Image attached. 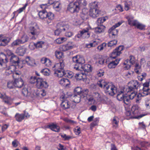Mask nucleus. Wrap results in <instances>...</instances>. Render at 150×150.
Segmentation results:
<instances>
[{
  "label": "nucleus",
  "instance_id": "nucleus-1",
  "mask_svg": "<svg viewBox=\"0 0 150 150\" xmlns=\"http://www.w3.org/2000/svg\"><path fill=\"white\" fill-rule=\"evenodd\" d=\"M73 62L75 63L74 68L78 71H83L85 72H89L92 71V68L91 65L86 64H84L85 60L83 57L80 55H76L72 57Z\"/></svg>",
  "mask_w": 150,
  "mask_h": 150
},
{
  "label": "nucleus",
  "instance_id": "nucleus-2",
  "mask_svg": "<svg viewBox=\"0 0 150 150\" xmlns=\"http://www.w3.org/2000/svg\"><path fill=\"white\" fill-rule=\"evenodd\" d=\"M97 84L99 87L103 88L105 93L111 96H114L117 93V88L115 86L110 85L104 80H99Z\"/></svg>",
  "mask_w": 150,
  "mask_h": 150
},
{
  "label": "nucleus",
  "instance_id": "nucleus-3",
  "mask_svg": "<svg viewBox=\"0 0 150 150\" xmlns=\"http://www.w3.org/2000/svg\"><path fill=\"white\" fill-rule=\"evenodd\" d=\"M70 3L68 5L67 9L72 13H77L80 10V4L86 6L87 3L85 0H79L78 2L72 3L74 0H67Z\"/></svg>",
  "mask_w": 150,
  "mask_h": 150
},
{
  "label": "nucleus",
  "instance_id": "nucleus-4",
  "mask_svg": "<svg viewBox=\"0 0 150 150\" xmlns=\"http://www.w3.org/2000/svg\"><path fill=\"white\" fill-rule=\"evenodd\" d=\"M141 95L137 94L136 93L132 92L129 95H125L122 100L123 103L127 105H130L131 100L134 99L137 103H139V101L141 100Z\"/></svg>",
  "mask_w": 150,
  "mask_h": 150
},
{
  "label": "nucleus",
  "instance_id": "nucleus-5",
  "mask_svg": "<svg viewBox=\"0 0 150 150\" xmlns=\"http://www.w3.org/2000/svg\"><path fill=\"white\" fill-rule=\"evenodd\" d=\"M64 67V64L62 60L60 61L59 64L54 65L52 67V69L54 71V75L58 77H62L64 76H65V72L63 69Z\"/></svg>",
  "mask_w": 150,
  "mask_h": 150
},
{
  "label": "nucleus",
  "instance_id": "nucleus-6",
  "mask_svg": "<svg viewBox=\"0 0 150 150\" xmlns=\"http://www.w3.org/2000/svg\"><path fill=\"white\" fill-rule=\"evenodd\" d=\"M7 52L9 56H11L10 61L11 63L13 64L10 66V69L13 68L14 70L15 68V66L18 65V64L20 63L19 58L18 57L12 53L10 50H8Z\"/></svg>",
  "mask_w": 150,
  "mask_h": 150
},
{
  "label": "nucleus",
  "instance_id": "nucleus-7",
  "mask_svg": "<svg viewBox=\"0 0 150 150\" xmlns=\"http://www.w3.org/2000/svg\"><path fill=\"white\" fill-rule=\"evenodd\" d=\"M29 30L30 33L33 36L31 38L35 40L36 38L35 36H37L40 33V30L36 23H34L32 25L29 27Z\"/></svg>",
  "mask_w": 150,
  "mask_h": 150
},
{
  "label": "nucleus",
  "instance_id": "nucleus-8",
  "mask_svg": "<svg viewBox=\"0 0 150 150\" xmlns=\"http://www.w3.org/2000/svg\"><path fill=\"white\" fill-rule=\"evenodd\" d=\"M122 24V22H119L113 25L108 30V32L109 33L110 36H111L112 39H114L117 36L118 30L115 28L119 26Z\"/></svg>",
  "mask_w": 150,
  "mask_h": 150
},
{
  "label": "nucleus",
  "instance_id": "nucleus-9",
  "mask_svg": "<svg viewBox=\"0 0 150 150\" xmlns=\"http://www.w3.org/2000/svg\"><path fill=\"white\" fill-rule=\"evenodd\" d=\"M67 98V97L64 94L62 95L60 98L62 101L61 107L63 109L65 110L69 108L71 105V102L66 99Z\"/></svg>",
  "mask_w": 150,
  "mask_h": 150
},
{
  "label": "nucleus",
  "instance_id": "nucleus-10",
  "mask_svg": "<svg viewBox=\"0 0 150 150\" xmlns=\"http://www.w3.org/2000/svg\"><path fill=\"white\" fill-rule=\"evenodd\" d=\"M129 83L130 85L128 86V92L133 91L132 92L135 93V90L139 88L141 85L137 80L131 81Z\"/></svg>",
  "mask_w": 150,
  "mask_h": 150
},
{
  "label": "nucleus",
  "instance_id": "nucleus-11",
  "mask_svg": "<svg viewBox=\"0 0 150 150\" xmlns=\"http://www.w3.org/2000/svg\"><path fill=\"white\" fill-rule=\"evenodd\" d=\"M0 46L5 47L10 42L11 38L6 35L0 34Z\"/></svg>",
  "mask_w": 150,
  "mask_h": 150
},
{
  "label": "nucleus",
  "instance_id": "nucleus-12",
  "mask_svg": "<svg viewBox=\"0 0 150 150\" xmlns=\"http://www.w3.org/2000/svg\"><path fill=\"white\" fill-rule=\"evenodd\" d=\"M38 88H47L48 86L47 83L41 78H38V81L35 84Z\"/></svg>",
  "mask_w": 150,
  "mask_h": 150
},
{
  "label": "nucleus",
  "instance_id": "nucleus-13",
  "mask_svg": "<svg viewBox=\"0 0 150 150\" xmlns=\"http://www.w3.org/2000/svg\"><path fill=\"white\" fill-rule=\"evenodd\" d=\"M124 49V47L120 45L115 48L110 55V58L115 59L117 56H119L121 54V51Z\"/></svg>",
  "mask_w": 150,
  "mask_h": 150
},
{
  "label": "nucleus",
  "instance_id": "nucleus-14",
  "mask_svg": "<svg viewBox=\"0 0 150 150\" xmlns=\"http://www.w3.org/2000/svg\"><path fill=\"white\" fill-rule=\"evenodd\" d=\"M45 127L49 128L52 131L56 132H59L60 131V127L54 122H52L45 126Z\"/></svg>",
  "mask_w": 150,
  "mask_h": 150
},
{
  "label": "nucleus",
  "instance_id": "nucleus-15",
  "mask_svg": "<svg viewBox=\"0 0 150 150\" xmlns=\"http://www.w3.org/2000/svg\"><path fill=\"white\" fill-rule=\"evenodd\" d=\"M6 56L3 52L0 53V65L4 68L6 67V63L8 62Z\"/></svg>",
  "mask_w": 150,
  "mask_h": 150
},
{
  "label": "nucleus",
  "instance_id": "nucleus-16",
  "mask_svg": "<svg viewBox=\"0 0 150 150\" xmlns=\"http://www.w3.org/2000/svg\"><path fill=\"white\" fill-rule=\"evenodd\" d=\"M74 45L71 42H69L67 44L63 45L61 47L60 49L63 51H66L73 48Z\"/></svg>",
  "mask_w": 150,
  "mask_h": 150
},
{
  "label": "nucleus",
  "instance_id": "nucleus-17",
  "mask_svg": "<svg viewBox=\"0 0 150 150\" xmlns=\"http://www.w3.org/2000/svg\"><path fill=\"white\" fill-rule=\"evenodd\" d=\"M14 86L16 87L21 88L24 85V81L21 77L14 79Z\"/></svg>",
  "mask_w": 150,
  "mask_h": 150
},
{
  "label": "nucleus",
  "instance_id": "nucleus-18",
  "mask_svg": "<svg viewBox=\"0 0 150 150\" xmlns=\"http://www.w3.org/2000/svg\"><path fill=\"white\" fill-rule=\"evenodd\" d=\"M100 11L98 9H90L89 15L91 17L96 18L99 16Z\"/></svg>",
  "mask_w": 150,
  "mask_h": 150
},
{
  "label": "nucleus",
  "instance_id": "nucleus-19",
  "mask_svg": "<svg viewBox=\"0 0 150 150\" xmlns=\"http://www.w3.org/2000/svg\"><path fill=\"white\" fill-rule=\"evenodd\" d=\"M88 92V90L87 89L82 90V91L79 95L81 98V100H84L85 101L86 100Z\"/></svg>",
  "mask_w": 150,
  "mask_h": 150
},
{
  "label": "nucleus",
  "instance_id": "nucleus-20",
  "mask_svg": "<svg viewBox=\"0 0 150 150\" xmlns=\"http://www.w3.org/2000/svg\"><path fill=\"white\" fill-rule=\"evenodd\" d=\"M120 59H117L114 61H112L110 62L108 65V67L109 69L114 68L119 63V62Z\"/></svg>",
  "mask_w": 150,
  "mask_h": 150
},
{
  "label": "nucleus",
  "instance_id": "nucleus-21",
  "mask_svg": "<svg viewBox=\"0 0 150 150\" xmlns=\"http://www.w3.org/2000/svg\"><path fill=\"white\" fill-rule=\"evenodd\" d=\"M26 49L22 47L18 48L16 50V52L19 55L23 56L26 52Z\"/></svg>",
  "mask_w": 150,
  "mask_h": 150
},
{
  "label": "nucleus",
  "instance_id": "nucleus-22",
  "mask_svg": "<svg viewBox=\"0 0 150 150\" xmlns=\"http://www.w3.org/2000/svg\"><path fill=\"white\" fill-rule=\"evenodd\" d=\"M21 63H22L23 64H25L26 63L28 65L31 66H33V63L30 60V57H27L26 58L25 60H23L21 62ZM24 66V64L21 67V68L22 67Z\"/></svg>",
  "mask_w": 150,
  "mask_h": 150
},
{
  "label": "nucleus",
  "instance_id": "nucleus-23",
  "mask_svg": "<svg viewBox=\"0 0 150 150\" xmlns=\"http://www.w3.org/2000/svg\"><path fill=\"white\" fill-rule=\"evenodd\" d=\"M54 18V15L51 12H47L46 19L47 21L48 24L51 22V21Z\"/></svg>",
  "mask_w": 150,
  "mask_h": 150
},
{
  "label": "nucleus",
  "instance_id": "nucleus-24",
  "mask_svg": "<svg viewBox=\"0 0 150 150\" xmlns=\"http://www.w3.org/2000/svg\"><path fill=\"white\" fill-rule=\"evenodd\" d=\"M59 83L63 86H67L70 84L69 79L67 78H63L60 80Z\"/></svg>",
  "mask_w": 150,
  "mask_h": 150
},
{
  "label": "nucleus",
  "instance_id": "nucleus-25",
  "mask_svg": "<svg viewBox=\"0 0 150 150\" xmlns=\"http://www.w3.org/2000/svg\"><path fill=\"white\" fill-rule=\"evenodd\" d=\"M99 26L95 28V32L96 33H100L103 32L105 28V27L103 25H99Z\"/></svg>",
  "mask_w": 150,
  "mask_h": 150
},
{
  "label": "nucleus",
  "instance_id": "nucleus-26",
  "mask_svg": "<svg viewBox=\"0 0 150 150\" xmlns=\"http://www.w3.org/2000/svg\"><path fill=\"white\" fill-rule=\"evenodd\" d=\"M117 98L119 101H122L125 96L124 92L121 91H120L117 93Z\"/></svg>",
  "mask_w": 150,
  "mask_h": 150
},
{
  "label": "nucleus",
  "instance_id": "nucleus-27",
  "mask_svg": "<svg viewBox=\"0 0 150 150\" xmlns=\"http://www.w3.org/2000/svg\"><path fill=\"white\" fill-rule=\"evenodd\" d=\"M108 19V17L107 16L99 18L96 21V23L98 26L101 25V24L105 21L106 20Z\"/></svg>",
  "mask_w": 150,
  "mask_h": 150
},
{
  "label": "nucleus",
  "instance_id": "nucleus-28",
  "mask_svg": "<svg viewBox=\"0 0 150 150\" xmlns=\"http://www.w3.org/2000/svg\"><path fill=\"white\" fill-rule=\"evenodd\" d=\"M15 117L16 120L18 122H21L24 118L23 114H19L18 113L16 114Z\"/></svg>",
  "mask_w": 150,
  "mask_h": 150
},
{
  "label": "nucleus",
  "instance_id": "nucleus-29",
  "mask_svg": "<svg viewBox=\"0 0 150 150\" xmlns=\"http://www.w3.org/2000/svg\"><path fill=\"white\" fill-rule=\"evenodd\" d=\"M47 12V11L45 10L40 11L38 14L40 18L42 19H46Z\"/></svg>",
  "mask_w": 150,
  "mask_h": 150
},
{
  "label": "nucleus",
  "instance_id": "nucleus-30",
  "mask_svg": "<svg viewBox=\"0 0 150 150\" xmlns=\"http://www.w3.org/2000/svg\"><path fill=\"white\" fill-rule=\"evenodd\" d=\"M119 122L118 117H114L112 121L113 127L115 128H117L118 127Z\"/></svg>",
  "mask_w": 150,
  "mask_h": 150
},
{
  "label": "nucleus",
  "instance_id": "nucleus-31",
  "mask_svg": "<svg viewBox=\"0 0 150 150\" xmlns=\"http://www.w3.org/2000/svg\"><path fill=\"white\" fill-rule=\"evenodd\" d=\"M88 10L86 8H84L83 9L82 13L81 14V16L82 17H84L85 18H87V15L88 12Z\"/></svg>",
  "mask_w": 150,
  "mask_h": 150
},
{
  "label": "nucleus",
  "instance_id": "nucleus-32",
  "mask_svg": "<svg viewBox=\"0 0 150 150\" xmlns=\"http://www.w3.org/2000/svg\"><path fill=\"white\" fill-rule=\"evenodd\" d=\"M57 27L62 32L66 30V26L62 23H59L57 25Z\"/></svg>",
  "mask_w": 150,
  "mask_h": 150
},
{
  "label": "nucleus",
  "instance_id": "nucleus-33",
  "mask_svg": "<svg viewBox=\"0 0 150 150\" xmlns=\"http://www.w3.org/2000/svg\"><path fill=\"white\" fill-rule=\"evenodd\" d=\"M0 98H3L4 102L6 104L9 105H11L10 102L11 98L10 97L7 96H5V97H4V96L2 95H1V96H0Z\"/></svg>",
  "mask_w": 150,
  "mask_h": 150
},
{
  "label": "nucleus",
  "instance_id": "nucleus-34",
  "mask_svg": "<svg viewBox=\"0 0 150 150\" xmlns=\"http://www.w3.org/2000/svg\"><path fill=\"white\" fill-rule=\"evenodd\" d=\"M82 35V38H88L89 37L90 33H89L88 30H83L81 31Z\"/></svg>",
  "mask_w": 150,
  "mask_h": 150
},
{
  "label": "nucleus",
  "instance_id": "nucleus-35",
  "mask_svg": "<svg viewBox=\"0 0 150 150\" xmlns=\"http://www.w3.org/2000/svg\"><path fill=\"white\" fill-rule=\"evenodd\" d=\"M138 106L137 105L133 106L132 108V113L134 115L137 114L139 112Z\"/></svg>",
  "mask_w": 150,
  "mask_h": 150
},
{
  "label": "nucleus",
  "instance_id": "nucleus-36",
  "mask_svg": "<svg viewBox=\"0 0 150 150\" xmlns=\"http://www.w3.org/2000/svg\"><path fill=\"white\" fill-rule=\"evenodd\" d=\"M142 91H143L142 93L144 94L143 96H145L149 95V93L150 91V90L148 87H143Z\"/></svg>",
  "mask_w": 150,
  "mask_h": 150
},
{
  "label": "nucleus",
  "instance_id": "nucleus-37",
  "mask_svg": "<svg viewBox=\"0 0 150 150\" xmlns=\"http://www.w3.org/2000/svg\"><path fill=\"white\" fill-rule=\"evenodd\" d=\"M53 6L54 8L59 9L58 10L59 11L61 8V3L59 1H54Z\"/></svg>",
  "mask_w": 150,
  "mask_h": 150
},
{
  "label": "nucleus",
  "instance_id": "nucleus-38",
  "mask_svg": "<svg viewBox=\"0 0 150 150\" xmlns=\"http://www.w3.org/2000/svg\"><path fill=\"white\" fill-rule=\"evenodd\" d=\"M128 22L129 24L131 26H136V27L139 22L136 20H133L129 18L128 20Z\"/></svg>",
  "mask_w": 150,
  "mask_h": 150
},
{
  "label": "nucleus",
  "instance_id": "nucleus-39",
  "mask_svg": "<svg viewBox=\"0 0 150 150\" xmlns=\"http://www.w3.org/2000/svg\"><path fill=\"white\" fill-rule=\"evenodd\" d=\"M89 6L90 7V9H97L98 8L97 3L96 1H94L90 3Z\"/></svg>",
  "mask_w": 150,
  "mask_h": 150
},
{
  "label": "nucleus",
  "instance_id": "nucleus-40",
  "mask_svg": "<svg viewBox=\"0 0 150 150\" xmlns=\"http://www.w3.org/2000/svg\"><path fill=\"white\" fill-rule=\"evenodd\" d=\"M55 56L58 59L62 58L63 57V53L62 52L57 51L55 52Z\"/></svg>",
  "mask_w": 150,
  "mask_h": 150
},
{
  "label": "nucleus",
  "instance_id": "nucleus-41",
  "mask_svg": "<svg viewBox=\"0 0 150 150\" xmlns=\"http://www.w3.org/2000/svg\"><path fill=\"white\" fill-rule=\"evenodd\" d=\"M44 42L42 41L38 42L35 43L36 48L37 49L42 48L43 45H44Z\"/></svg>",
  "mask_w": 150,
  "mask_h": 150
},
{
  "label": "nucleus",
  "instance_id": "nucleus-42",
  "mask_svg": "<svg viewBox=\"0 0 150 150\" xmlns=\"http://www.w3.org/2000/svg\"><path fill=\"white\" fill-rule=\"evenodd\" d=\"M28 37L26 35H24L21 37L20 41L21 43H23L28 41Z\"/></svg>",
  "mask_w": 150,
  "mask_h": 150
},
{
  "label": "nucleus",
  "instance_id": "nucleus-43",
  "mask_svg": "<svg viewBox=\"0 0 150 150\" xmlns=\"http://www.w3.org/2000/svg\"><path fill=\"white\" fill-rule=\"evenodd\" d=\"M117 40H114L110 41L108 43V47H111L115 45L117 43Z\"/></svg>",
  "mask_w": 150,
  "mask_h": 150
},
{
  "label": "nucleus",
  "instance_id": "nucleus-44",
  "mask_svg": "<svg viewBox=\"0 0 150 150\" xmlns=\"http://www.w3.org/2000/svg\"><path fill=\"white\" fill-rule=\"evenodd\" d=\"M22 93L24 96L27 97L30 95V93L28 91V90L26 88H23L22 91Z\"/></svg>",
  "mask_w": 150,
  "mask_h": 150
},
{
  "label": "nucleus",
  "instance_id": "nucleus-45",
  "mask_svg": "<svg viewBox=\"0 0 150 150\" xmlns=\"http://www.w3.org/2000/svg\"><path fill=\"white\" fill-rule=\"evenodd\" d=\"M74 101L75 103H78L81 100V98L79 95H74Z\"/></svg>",
  "mask_w": 150,
  "mask_h": 150
},
{
  "label": "nucleus",
  "instance_id": "nucleus-46",
  "mask_svg": "<svg viewBox=\"0 0 150 150\" xmlns=\"http://www.w3.org/2000/svg\"><path fill=\"white\" fill-rule=\"evenodd\" d=\"M40 72L46 76H49L50 75V71L47 69H42Z\"/></svg>",
  "mask_w": 150,
  "mask_h": 150
},
{
  "label": "nucleus",
  "instance_id": "nucleus-47",
  "mask_svg": "<svg viewBox=\"0 0 150 150\" xmlns=\"http://www.w3.org/2000/svg\"><path fill=\"white\" fill-rule=\"evenodd\" d=\"M82 32L81 31H80V33H79L75 36V38H74L75 40L76 41H79L81 37L82 38Z\"/></svg>",
  "mask_w": 150,
  "mask_h": 150
},
{
  "label": "nucleus",
  "instance_id": "nucleus-48",
  "mask_svg": "<svg viewBox=\"0 0 150 150\" xmlns=\"http://www.w3.org/2000/svg\"><path fill=\"white\" fill-rule=\"evenodd\" d=\"M38 81V78L35 76H32L31 77L30 80V82L31 83L36 84Z\"/></svg>",
  "mask_w": 150,
  "mask_h": 150
},
{
  "label": "nucleus",
  "instance_id": "nucleus-49",
  "mask_svg": "<svg viewBox=\"0 0 150 150\" xmlns=\"http://www.w3.org/2000/svg\"><path fill=\"white\" fill-rule=\"evenodd\" d=\"M145 25L142 24L138 23L137 25V28L140 30H144L145 29Z\"/></svg>",
  "mask_w": 150,
  "mask_h": 150
},
{
  "label": "nucleus",
  "instance_id": "nucleus-50",
  "mask_svg": "<svg viewBox=\"0 0 150 150\" xmlns=\"http://www.w3.org/2000/svg\"><path fill=\"white\" fill-rule=\"evenodd\" d=\"M21 43V42L20 40L17 39L13 42L11 44V45L12 46H16L18 45L19 44Z\"/></svg>",
  "mask_w": 150,
  "mask_h": 150
},
{
  "label": "nucleus",
  "instance_id": "nucleus-51",
  "mask_svg": "<svg viewBox=\"0 0 150 150\" xmlns=\"http://www.w3.org/2000/svg\"><path fill=\"white\" fill-rule=\"evenodd\" d=\"M41 62L42 64H45L47 66H49L50 65V64H48L47 63V62H49V59L47 58H42L41 59Z\"/></svg>",
  "mask_w": 150,
  "mask_h": 150
},
{
  "label": "nucleus",
  "instance_id": "nucleus-52",
  "mask_svg": "<svg viewBox=\"0 0 150 150\" xmlns=\"http://www.w3.org/2000/svg\"><path fill=\"white\" fill-rule=\"evenodd\" d=\"M87 100L88 101V104L90 105L94 104L95 102V100L94 98L92 97H90L89 98H87Z\"/></svg>",
  "mask_w": 150,
  "mask_h": 150
},
{
  "label": "nucleus",
  "instance_id": "nucleus-53",
  "mask_svg": "<svg viewBox=\"0 0 150 150\" xmlns=\"http://www.w3.org/2000/svg\"><path fill=\"white\" fill-rule=\"evenodd\" d=\"M61 137L64 139V140H69L70 139L73 138V137L72 136H67L66 134H64V135H61Z\"/></svg>",
  "mask_w": 150,
  "mask_h": 150
},
{
  "label": "nucleus",
  "instance_id": "nucleus-54",
  "mask_svg": "<svg viewBox=\"0 0 150 150\" xmlns=\"http://www.w3.org/2000/svg\"><path fill=\"white\" fill-rule=\"evenodd\" d=\"M129 62L131 64H133L135 63V59L133 55H130L129 56Z\"/></svg>",
  "mask_w": 150,
  "mask_h": 150
},
{
  "label": "nucleus",
  "instance_id": "nucleus-55",
  "mask_svg": "<svg viewBox=\"0 0 150 150\" xmlns=\"http://www.w3.org/2000/svg\"><path fill=\"white\" fill-rule=\"evenodd\" d=\"M7 87L10 89H12L15 87L14 86V81L8 82L7 83Z\"/></svg>",
  "mask_w": 150,
  "mask_h": 150
},
{
  "label": "nucleus",
  "instance_id": "nucleus-56",
  "mask_svg": "<svg viewBox=\"0 0 150 150\" xmlns=\"http://www.w3.org/2000/svg\"><path fill=\"white\" fill-rule=\"evenodd\" d=\"M54 1H53V0H49L47 4H43L40 6V7L42 8V6H49L51 5L54 4Z\"/></svg>",
  "mask_w": 150,
  "mask_h": 150
},
{
  "label": "nucleus",
  "instance_id": "nucleus-57",
  "mask_svg": "<svg viewBox=\"0 0 150 150\" xmlns=\"http://www.w3.org/2000/svg\"><path fill=\"white\" fill-rule=\"evenodd\" d=\"M64 121L70 124H76V122L74 121L73 120H69L68 119L66 118L64 119Z\"/></svg>",
  "mask_w": 150,
  "mask_h": 150
},
{
  "label": "nucleus",
  "instance_id": "nucleus-58",
  "mask_svg": "<svg viewBox=\"0 0 150 150\" xmlns=\"http://www.w3.org/2000/svg\"><path fill=\"white\" fill-rule=\"evenodd\" d=\"M81 88L80 87H78L74 89V91L75 93H77L78 95L81 93L82 90Z\"/></svg>",
  "mask_w": 150,
  "mask_h": 150
},
{
  "label": "nucleus",
  "instance_id": "nucleus-59",
  "mask_svg": "<svg viewBox=\"0 0 150 150\" xmlns=\"http://www.w3.org/2000/svg\"><path fill=\"white\" fill-rule=\"evenodd\" d=\"M29 48L32 50H34L36 48L35 43L31 42L29 45Z\"/></svg>",
  "mask_w": 150,
  "mask_h": 150
},
{
  "label": "nucleus",
  "instance_id": "nucleus-60",
  "mask_svg": "<svg viewBox=\"0 0 150 150\" xmlns=\"http://www.w3.org/2000/svg\"><path fill=\"white\" fill-rule=\"evenodd\" d=\"M73 76V74L71 72H69L68 71L65 72V77L67 76L69 78H71Z\"/></svg>",
  "mask_w": 150,
  "mask_h": 150
},
{
  "label": "nucleus",
  "instance_id": "nucleus-61",
  "mask_svg": "<svg viewBox=\"0 0 150 150\" xmlns=\"http://www.w3.org/2000/svg\"><path fill=\"white\" fill-rule=\"evenodd\" d=\"M74 132L76 134L79 135L81 132V128L78 126H77L75 129Z\"/></svg>",
  "mask_w": 150,
  "mask_h": 150
},
{
  "label": "nucleus",
  "instance_id": "nucleus-62",
  "mask_svg": "<svg viewBox=\"0 0 150 150\" xmlns=\"http://www.w3.org/2000/svg\"><path fill=\"white\" fill-rule=\"evenodd\" d=\"M21 73L19 71L15 72L13 75V76L14 79V77H16V78H19V77L20 75H21Z\"/></svg>",
  "mask_w": 150,
  "mask_h": 150
},
{
  "label": "nucleus",
  "instance_id": "nucleus-63",
  "mask_svg": "<svg viewBox=\"0 0 150 150\" xmlns=\"http://www.w3.org/2000/svg\"><path fill=\"white\" fill-rule=\"evenodd\" d=\"M104 71L102 70H100L97 71V75L98 77H101L104 75Z\"/></svg>",
  "mask_w": 150,
  "mask_h": 150
},
{
  "label": "nucleus",
  "instance_id": "nucleus-64",
  "mask_svg": "<svg viewBox=\"0 0 150 150\" xmlns=\"http://www.w3.org/2000/svg\"><path fill=\"white\" fill-rule=\"evenodd\" d=\"M96 42V41H94L93 43H91L89 44H86V46L88 48H90L92 47H94L95 45V43Z\"/></svg>",
  "mask_w": 150,
  "mask_h": 150
}]
</instances>
